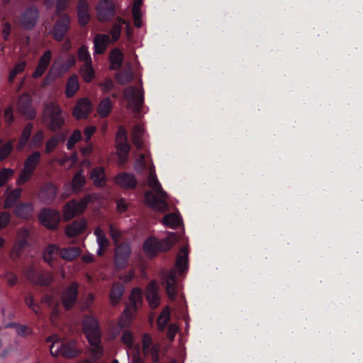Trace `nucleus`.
<instances>
[{
  "instance_id": "obj_31",
  "label": "nucleus",
  "mask_w": 363,
  "mask_h": 363,
  "mask_svg": "<svg viewBox=\"0 0 363 363\" xmlns=\"http://www.w3.org/2000/svg\"><path fill=\"white\" fill-rule=\"evenodd\" d=\"M81 253V250L77 247L60 248V257L67 261H72L77 258Z\"/></svg>"
},
{
  "instance_id": "obj_35",
  "label": "nucleus",
  "mask_w": 363,
  "mask_h": 363,
  "mask_svg": "<svg viewBox=\"0 0 363 363\" xmlns=\"http://www.w3.org/2000/svg\"><path fill=\"white\" fill-rule=\"evenodd\" d=\"M46 342H51L50 352L52 356L57 357L61 354V341L57 335H52L46 337Z\"/></svg>"
},
{
  "instance_id": "obj_58",
  "label": "nucleus",
  "mask_w": 363,
  "mask_h": 363,
  "mask_svg": "<svg viewBox=\"0 0 363 363\" xmlns=\"http://www.w3.org/2000/svg\"><path fill=\"white\" fill-rule=\"evenodd\" d=\"M11 214L8 211L0 213V230L7 227L11 222Z\"/></svg>"
},
{
  "instance_id": "obj_38",
  "label": "nucleus",
  "mask_w": 363,
  "mask_h": 363,
  "mask_svg": "<svg viewBox=\"0 0 363 363\" xmlns=\"http://www.w3.org/2000/svg\"><path fill=\"white\" fill-rule=\"evenodd\" d=\"M65 140L63 133L55 134L52 135L45 144V151L47 154H50L54 151L60 141Z\"/></svg>"
},
{
  "instance_id": "obj_50",
  "label": "nucleus",
  "mask_w": 363,
  "mask_h": 363,
  "mask_svg": "<svg viewBox=\"0 0 363 363\" xmlns=\"http://www.w3.org/2000/svg\"><path fill=\"white\" fill-rule=\"evenodd\" d=\"M115 79L119 84L125 85L131 82L133 74L129 72H120L116 74Z\"/></svg>"
},
{
  "instance_id": "obj_25",
  "label": "nucleus",
  "mask_w": 363,
  "mask_h": 363,
  "mask_svg": "<svg viewBox=\"0 0 363 363\" xmlns=\"http://www.w3.org/2000/svg\"><path fill=\"white\" fill-rule=\"evenodd\" d=\"M60 246L56 244H50L48 245L43 252V257L44 261L51 265L55 260L56 257L60 255Z\"/></svg>"
},
{
  "instance_id": "obj_6",
  "label": "nucleus",
  "mask_w": 363,
  "mask_h": 363,
  "mask_svg": "<svg viewBox=\"0 0 363 363\" xmlns=\"http://www.w3.org/2000/svg\"><path fill=\"white\" fill-rule=\"evenodd\" d=\"M39 18L40 12L38 9L34 5H30L21 13L19 23L23 29L31 30L37 25Z\"/></svg>"
},
{
  "instance_id": "obj_45",
  "label": "nucleus",
  "mask_w": 363,
  "mask_h": 363,
  "mask_svg": "<svg viewBox=\"0 0 363 363\" xmlns=\"http://www.w3.org/2000/svg\"><path fill=\"white\" fill-rule=\"evenodd\" d=\"M110 61L113 65H116L118 68H121L123 62V54L119 49H113L111 52Z\"/></svg>"
},
{
  "instance_id": "obj_17",
  "label": "nucleus",
  "mask_w": 363,
  "mask_h": 363,
  "mask_svg": "<svg viewBox=\"0 0 363 363\" xmlns=\"http://www.w3.org/2000/svg\"><path fill=\"white\" fill-rule=\"evenodd\" d=\"M52 58V52L51 50H48L44 52L43 55L40 57L38 64L35 71L33 73V77L38 79L43 75L49 67Z\"/></svg>"
},
{
  "instance_id": "obj_57",
  "label": "nucleus",
  "mask_w": 363,
  "mask_h": 363,
  "mask_svg": "<svg viewBox=\"0 0 363 363\" xmlns=\"http://www.w3.org/2000/svg\"><path fill=\"white\" fill-rule=\"evenodd\" d=\"M122 342L128 347H132L133 345V335L131 331L125 330L121 337Z\"/></svg>"
},
{
  "instance_id": "obj_21",
  "label": "nucleus",
  "mask_w": 363,
  "mask_h": 363,
  "mask_svg": "<svg viewBox=\"0 0 363 363\" xmlns=\"http://www.w3.org/2000/svg\"><path fill=\"white\" fill-rule=\"evenodd\" d=\"M33 205L28 202L18 203L13 211V213L20 218L28 219L32 217Z\"/></svg>"
},
{
  "instance_id": "obj_53",
  "label": "nucleus",
  "mask_w": 363,
  "mask_h": 363,
  "mask_svg": "<svg viewBox=\"0 0 363 363\" xmlns=\"http://www.w3.org/2000/svg\"><path fill=\"white\" fill-rule=\"evenodd\" d=\"M4 119L8 126H11L14 122L13 108L9 106L4 111Z\"/></svg>"
},
{
  "instance_id": "obj_5",
  "label": "nucleus",
  "mask_w": 363,
  "mask_h": 363,
  "mask_svg": "<svg viewBox=\"0 0 363 363\" xmlns=\"http://www.w3.org/2000/svg\"><path fill=\"white\" fill-rule=\"evenodd\" d=\"M83 328L91 345L99 347V325L97 320L91 315L85 316L83 320Z\"/></svg>"
},
{
  "instance_id": "obj_37",
  "label": "nucleus",
  "mask_w": 363,
  "mask_h": 363,
  "mask_svg": "<svg viewBox=\"0 0 363 363\" xmlns=\"http://www.w3.org/2000/svg\"><path fill=\"white\" fill-rule=\"evenodd\" d=\"M171 318L170 311L169 307L164 308L157 320V324L159 330L164 331Z\"/></svg>"
},
{
  "instance_id": "obj_52",
  "label": "nucleus",
  "mask_w": 363,
  "mask_h": 363,
  "mask_svg": "<svg viewBox=\"0 0 363 363\" xmlns=\"http://www.w3.org/2000/svg\"><path fill=\"white\" fill-rule=\"evenodd\" d=\"M14 170L10 168H2L0 171V187L6 185L9 179L13 176Z\"/></svg>"
},
{
  "instance_id": "obj_13",
  "label": "nucleus",
  "mask_w": 363,
  "mask_h": 363,
  "mask_svg": "<svg viewBox=\"0 0 363 363\" xmlns=\"http://www.w3.org/2000/svg\"><path fill=\"white\" fill-rule=\"evenodd\" d=\"M131 249L128 244L121 243L117 245L114 255V263L118 269L125 268L128 263Z\"/></svg>"
},
{
  "instance_id": "obj_12",
  "label": "nucleus",
  "mask_w": 363,
  "mask_h": 363,
  "mask_svg": "<svg viewBox=\"0 0 363 363\" xmlns=\"http://www.w3.org/2000/svg\"><path fill=\"white\" fill-rule=\"evenodd\" d=\"M79 293V284L77 282L71 283L64 289L61 295L63 306L66 310H70L76 303Z\"/></svg>"
},
{
  "instance_id": "obj_59",
  "label": "nucleus",
  "mask_w": 363,
  "mask_h": 363,
  "mask_svg": "<svg viewBox=\"0 0 363 363\" xmlns=\"http://www.w3.org/2000/svg\"><path fill=\"white\" fill-rule=\"evenodd\" d=\"M16 333L21 337H26L33 333V329L26 325L19 324Z\"/></svg>"
},
{
  "instance_id": "obj_20",
  "label": "nucleus",
  "mask_w": 363,
  "mask_h": 363,
  "mask_svg": "<svg viewBox=\"0 0 363 363\" xmlns=\"http://www.w3.org/2000/svg\"><path fill=\"white\" fill-rule=\"evenodd\" d=\"M86 228V220L84 218L74 220L65 228V233L69 238H74L79 235Z\"/></svg>"
},
{
  "instance_id": "obj_2",
  "label": "nucleus",
  "mask_w": 363,
  "mask_h": 363,
  "mask_svg": "<svg viewBox=\"0 0 363 363\" xmlns=\"http://www.w3.org/2000/svg\"><path fill=\"white\" fill-rule=\"evenodd\" d=\"M189 251L186 247L181 249L177 255L175 262V268L167 272L163 276L165 291L169 299L174 301L177 296V270L182 274L188 270Z\"/></svg>"
},
{
  "instance_id": "obj_33",
  "label": "nucleus",
  "mask_w": 363,
  "mask_h": 363,
  "mask_svg": "<svg viewBox=\"0 0 363 363\" xmlns=\"http://www.w3.org/2000/svg\"><path fill=\"white\" fill-rule=\"evenodd\" d=\"M124 293V286L120 283H114L111 289L109 298L113 305L117 304Z\"/></svg>"
},
{
  "instance_id": "obj_15",
  "label": "nucleus",
  "mask_w": 363,
  "mask_h": 363,
  "mask_svg": "<svg viewBox=\"0 0 363 363\" xmlns=\"http://www.w3.org/2000/svg\"><path fill=\"white\" fill-rule=\"evenodd\" d=\"M92 108V104L88 98L80 99L73 108V116L77 120L86 119L91 113Z\"/></svg>"
},
{
  "instance_id": "obj_55",
  "label": "nucleus",
  "mask_w": 363,
  "mask_h": 363,
  "mask_svg": "<svg viewBox=\"0 0 363 363\" xmlns=\"http://www.w3.org/2000/svg\"><path fill=\"white\" fill-rule=\"evenodd\" d=\"M42 303L48 307H53V310H57L59 303L55 302V297L52 294H45L42 297Z\"/></svg>"
},
{
  "instance_id": "obj_63",
  "label": "nucleus",
  "mask_w": 363,
  "mask_h": 363,
  "mask_svg": "<svg viewBox=\"0 0 363 363\" xmlns=\"http://www.w3.org/2000/svg\"><path fill=\"white\" fill-rule=\"evenodd\" d=\"M132 321L133 320L130 318H127L121 315L118 321V325L121 329L126 328L130 325Z\"/></svg>"
},
{
  "instance_id": "obj_27",
  "label": "nucleus",
  "mask_w": 363,
  "mask_h": 363,
  "mask_svg": "<svg viewBox=\"0 0 363 363\" xmlns=\"http://www.w3.org/2000/svg\"><path fill=\"white\" fill-rule=\"evenodd\" d=\"M33 128V124L32 123H27L24 126L22 133L20 135L18 143L17 145V149L22 150L27 145Z\"/></svg>"
},
{
  "instance_id": "obj_60",
  "label": "nucleus",
  "mask_w": 363,
  "mask_h": 363,
  "mask_svg": "<svg viewBox=\"0 0 363 363\" xmlns=\"http://www.w3.org/2000/svg\"><path fill=\"white\" fill-rule=\"evenodd\" d=\"M12 30V26L9 22H5L3 23V28L1 30L3 39L5 41L9 40V36Z\"/></svg>"
},
{
  "instance_id": "obj_30",
  "label": "nucleus",
  "mask_w": 363,
  "mask_h": 363,
  "mask_svg": "<svg viewBox=\"0 0 363 363\" xmlns=\"http://www.w3.org/2000/svg\"><path fill=\"white\" fill-rule=\"evenodd\" d=\"M79 89L78 77L72 74L68 79L66 84L65 95L67 98H72Z\"/></svg>"
},
{
  "instance_id": "obj_41",
  "label": "nucleus",
  "mask_w": 363,
  "mask_h": 363,
  "mask_svg": "<svg viewBox=\"0 0 363 363\" xmlns=\"http://www.w3.org/2000/svg\"><path fill=\"white\" fill-rule=\"evenodd\" d=\"M26 65H27V62L25 60L16 62L13 68L10 71V73H9V75L8 77L9 82L11 84L13 83L14 82L16 76L18 74L22 73L25 70Z\"/></svg>"
},
{
  "instance_id": "obj_49",
  "label": "nucleus",
  "mask_w": 363,
  "mask_h": 363,
  "mask_svg": "<svg viewBox=\"0 0 363 363\" xmlns=\"http://www.w3.org/2000/svg\"><path fill=\"white\" fill-rule=\"evenodd\" d=\"M142 298V291L138 288H134L130 295V304L133 309H137V303Z\"/></svg>"
},
{
  "instance_id": "obj_11",
  "label": "nucleus",
  "mask_w": 363,
  "mask_h": 363,
  "mask_svg": "<svg viewBox=\"0 0 363 363\" xmlns=\"http://www.w3.org/2000/svg\"><path fill=\"white\" fill-rule=\"evenodd\" d=\"M38 218L45 227L50 230H55L58 227L61 217L58 211L44 208L40 211Z\"/></svg>"
},
{
  "instance_id": "obj_8",
  "label": "nucleus",
  "mask_w": 363,
  "mask_h": 363,
  "mask_svg": "<svg viewBox=\"0 0 363 363\" xmlns=\"http://www.w3.org/2000/svg\"><path fill=\"white\" fill-rule=\"evenodd\" d=\"M123 96L134 112H140L144 103L143 91H140L135 86H130L123 90Z\"/></svg>"
},
{
  "instance_id": "obj_14",
  "label": "nucleus",
  "mask_w": 363,
  "mask_h": 363,
  "mask_svg": "<svg viewBox=\"0 0 363 363\" xmlns=\"http://www.w3.org/2000/svg\"><path fill=\"white\" fill-rule=\"evenodd\" d=\"M17 108L18 111L27 119L35 118L36 112L32 106V99L28 94H23L19 96Z\"/></svg>"
},
{
  "instance_id": "obj_23",
  "label": "nucleus",
  "mask_w": 363,
  "mask_h": 363,
  "mask_svg": "<svg viewBox=\"0 0 363 363\" xmlns=\"http://www.w3.org/2000/svg\"><path fill=\"white\" fill-rule=\"evenodd\" d=\"M79 351L76 347L74 340L61 342V355L66 358L72 359L78 356Z\"/></svg>"
},
{
  "instance_id": "obj_56",
  "label": "nucleus",
  "mask_w": 363,
  "mask_h": 363,
  "mask_svg": "<svg viewBox=\"0 0 363 363\" xmlns=\"http://www.w3.org/2000/svg\"><path fill=\"white\" fill-rule=\"evenodd\" d=\"M24 301L28 308H30L35 314L38 313L39 305L35 303L33 297L30 293L25 296Z\"/></svg>"
},
{
  "instance_id": "obj_62",
  "label": "nucleus",
  "mask_w": 363,
  "mask_h": 363,
  "mask_svg": "<svg viewBox=\"0 0 363 363\" xmlns=\"http://www.w3.org/2000/svg\"><path fill=\"white\" fill-rule=\"evenodd\" d=\"M117 149L121 152L128 155L130 150V146L128 140L117 142Z\"/></svg>"
},
{
  "instance_id": "obj_64",
  "label": "nucleus",
  "mask_w": 363,
  "mask_h": 363,
  "mask_svg": "<svg viewBox=\"0 0 363 363\" xmlns=\"http://www.w3.org/2000/svg\"><path fill=\"white\" fill-rule=\"evenodd\" d=\"M52 281V278L50 275H41L38 279V283L43 286H49Z\"/></svg>"
},
{
  "instance_id": "obj_32",
  "label": "nucleus",
  "mask_w": 363,
  "mask_h": 363,
  "mask_svg": "<svg viewBox=\"0 0 363 363\" xmlns=\"http://www.w3.org/2000/svg\"><path fill=\"white\" fill-rule=\"evenodd\" d=\"M30 237V232L26 228H21L17 234V240L15 242L14 247L18 250H22L27 245Z\"/></svg>"
},
{
  "instance_id": "obj_9",
  "label": "nucleus",
  "mask_w": 363,
  "mask_h": 363,
  "mask_svg": "<svg viewBox=\"0 0 363 363\" xmlns=\"http://www.w3.org/2000/svg\"><path fill=\"white\" fill-rule=\"evenodd\" d=\"M45 111L49 119L48 127L50 130L55 132L61 129L65 123L61 108L51 104L46 106Z\"/></svg>"
},
{
  "instance_id": "obj_18",
  "label": "nucleus",
  "mask_w": 363,
  "mask_h": 363,
  "mask_svg": "<svg viewBox=\"0 0 363 363\" xmlns=\"http://www.w3.org/2000/svg\"><path fill=\"white\" fill-rule=\"evenodd\" d=\"M159 287L155 281L152 280L146 286L145 296L152 308H156L160 304V296L158 295Z\"/></svg>"
},
{
  "instance_id": "obj_1",
  "label": "nucleus",
  "mask_w": 363,
  "mask_h": 363,
  "mask_svg": "<svg viewBox=\"0 0 363 363\" xmlns=\"http://www.w3.org/2000/svg\"><path fill=\"white\" fill-rule=\"evenodd\" d=\"M147 183L155 194L151 191H145L144 194L145 203L155 211H167L168 210V204L166 201L167 193L162 189L155 171H150Z\"/></svg>"
},
{
  "instance_id": "obj_48",
  "label": "nucleus",
  "mask_w": 363,
  "mask_h": 363,
  "mask_svg": "<svg viewBox=\"0 0 363 363\" xmlns=\"http://www.w3.org/2000/svg\"><path fill=\"white\" fill-rule=\"evenodd\" d=\"M45 136V133L43 130H38L32 137L30 145L33 146L35 147H40L42 145L43 139Z\"/></svg>"
},
{
  "instance_id": "obj_44",
  "label": "nucleus",
  "mask_w": 363,
  "mask_h": 363,
  "mask_svg": "<svg viewBox=\"0 0 363 363\" xmlns=\"http://www.w3.org/2000/svg\"><path fill=\"white\" fill-rule=\"evenodd\" d=\"M34 172L30 171V169L23 167L22 169L20 171L19 176L16 179V184L18 186H23L26 183L28 182Z\"/></svg>"
},
{
  "instance_id": "obj_19",
  "label": "nucleus",
  "mask_w": 363,
  "mask_h": 363,
  "mask_svg": "<svg viewBox=\"0 0 363 363\" xmlns=\"http://www.w3.org/2000/svg\"><path fill=\"white\" fill-rule=\"evenodd\" d=\"M78 22L82 27L86 26L90 21L89 5L86 0H79L77 5Z\"/></svg>"
},
{
  "instance_id": "obj_43",
  "label": "nucleus",
  "mask_w": 363,
  "mask_h": 363,
  "mask_svg": "<svg viewBox=\"0 0 363 363\" xmlns=\"http://www.w3.org/2000/svg\"><path fill=\"white\" fill-rule=\"evenodd\" d=\"M81 74L86 82H90L95 77V72L91 64H84L81 67Z\"/></svg>"
},
{
  "instance_id": "obj_39",
  "label": "nucleus",
  "mask_w": 363,
  "mask_h": 363,
  "mask_svg": "<svg viewBox=\"0 0 363 363\" xmlns=\"http://www.w3.org/2000/svg\"><path fill=\"white\" fill-rule=\"evenodd\" d=\"M162 222L164 225L175 229L181 224V218L174 213H169L164 216Z\"/></svg>"
},
{
  "instance_id": "obj_4",
  "label": "nucleus",
  "mask_w": 363,
  "mask_h": 363,
  "mask_svg": "<svg viewBox=\"0 0 363 363\" xmlns=\"http://www.w3.org/2000/svg\"><path fill=\"white\" fill-rule=\"evenodd\" d=\"M94 196L90 194H86L79 201L72 199L68 201L64 207V217L66 220H70L77 215L82 214L88 204L91 202Z\"/></svg>"
},
{
  "instance_id": "obj_54",
  "label": "nucleus",
  "mask_w": 363,
  "mask_h": 363,
  "mask_svg": "<svg viewBox=\"0 0 363 363\" xmlns=\"http://www.w3.org/2000/svg\"><path fill=\"white\" fill-rule=\"evenodd\" d=\"M133 167L138 173H142L145 169L146 163L145 160V155L143 154H141L135 161Z\"/></svg>"
},
{
  "instance_id": "obj_3",
  "label": "nucleus",
  "mask_w": 363,
  "mask_h": 363,
  "mask_svg": "<svg viewBox=\"0 0 363 363\" xmlns=\"http://www.w3.org/2000/svg\"><path fill=\"white\" fill-rule=\"evenodd\" d=\"M173 237H174V234L162 240L153 237L148 238L143 244L144 252L148 257L153 258L159 252L169 250L174 244Z\"/></svg>"
},
{
  "instance_id": "obj_36",
  "label": "nucleus",
  "mask_w": 363,
  "mask_h": 363,
  "mask_svg": "<svg viewBox=\"0 0 363 363\" xmlns=\"http://www.w3.org/2000/svg\"><path fill=\"white\" fill-rule=\"evenodd\" d=\"M21 193L22 189L21 188H16L9 193L4 201V208H12L17 202V201L21 198Z\"/></svg>"
},
{
  "instance_id": "obj_34",
  "label": "nucleus",
  "mask_w": 363,
  "mask_h": 363,
  "mask_svg": "<svg viewBox=\"0 0 363 363\" xmlns=\"http://www.w3.org/2000/svg\"><path fill=\"white\" fill-rule=\"evenodd\" d=\"M113 108L111 100L109 97L104 98L97 108V113L101 118H106L110 114Z\"/></svg>"
},
{
  "instance_id": "obj_24",
  "label": "nucleus",
  "mask_w": 363,
  "mask_h": 363,
  "mask_svg": "<svg viewBox=\"0 0 363 363\" xmlns=\"http://www.w3.org/2000/svg\"><path fill=\"white\" fill-rule=\"evenodd\" d=\"M40 194L43 201L50 203L57 196V188L52 183H47L41 187Z\"/></svg>"
},
{
  "instance_id": "obj_51",
  "label": "nucleus",
  "mask_w": 363,
  "mask_h": 363,
  "mask_svg": "<svg viewBox=\"0 0 363 363\" xmlns=\"http://www.w3.org/2000/svg\"><path fill=\"white\" fill-rule=\"evenodd\" d=\"M71 0H56L55 4V15L65 14L70 4Z\"/></svg>"
},
{
  "instance_id": "obj_28",
  "label": "nucleus",
  "mask_w": 363,
  "mask_h": 363,
  "mask_svg": "<svg viewBox=\"0 0 363 363\" xmlns=\"http://www.w3.org/2000/svg\"><path fill=\"white\" fill-rule=\"evenodd\" d=\"M126 23L127 21L121 16H117L116 18V21L112 25L109 31L113 42H116L119 40L121 35L122 26Z\"/></svg>"
},
{
  "instance_id": "obj_40",
  "label": "nucleus",
  "mask_w": 363,
  "mask_h": 363,
  "mask_svg": "<svg viewBox=\"0 0 363 363\" xmlns=\"http://www.w3.org/2000/svg\"><path fill=\"white\" fill-rule=\"evenodd\" d=\"M86 184V179L81 172H77L72 180V189L74 192L77 193L82 189Z\"/></svg>"
},
{
  "instance_id": "obj_29",
  "label": "nucleus",
  "mask_w": 363,
  "mask_h": 363,
  "mask_svg": "<svg viewBox=\"0 0 363 363\" xmlns=\"http://www.w3.org/2000/svg\"><path fill=\"white\" fill-rule=\"evenodd\" d=\"M40 152L35 151L27 157L23 163V167L35 172V169L40 162Z\"/></svg>"
},
{
  "instance_id": "obj_7",
  "label": "nucleus",
  "mask_w": 363,
  "mask_h": 363,
  "mask_svg": "<svg viewBox=\"0 0 363 363\" xmlns=\"http://www.w3.org/2000/svg\"><path fill=\"white\" fill-rule=\"evenodd\" d=\"M57 17L52 31L53 38L60 42L63 40L71 27V18L68 13L56 15Z\"/></svg>"
},
{
  "instance_id": "obj_47",
  "label": "nucleus",
  "mask_w": 363,
  "mask_h": 363,
  "mask_svg": "<svg viewBox=\"0 0 363 363\" xmlns=\"http://www.w3.org/2000/svg\"><path fill=\"white\" fill-rule=\"evenodd\" d=\"M82 138V133L79 130L77 129L74 130V132L72 133L70 137L68 139L67 143V148L69 150H72L75 144L80 141Z\"/></svg>"
},
{
  "instance_id": "obj_22",
  "label": "nucleus",
  "mask_w": 363,
  "mask_h": 363,
  "mask_svg": "<svg viewBox=\"0 0 363 363\" xmlns=\"http://www.w3.org/2000/svg\"><path fill=\"white\" fill-rule=\"evenodd\" d=\"M111 42L110 36L107 34H96L94 39V53L101 55L106 50Z\"/></svg>"
},
{
  "instance_id": "obj_61",
  "label": "nucleus",
  "mask_w": 363,
  "mask_h": 363,
  "mask_svg": "<svg viewBox=\"0 0 363 363\" xmlns=\"http://www.w3.org/2000/svg\"><path fill=\"white\" fill-rule=\"evenodd\" d=\"M143 349L149 350L152 345V339L149 333H144L142 337Z\"/></svg>"
},
{
  "instance_id": "obj_42",
  "label": "nucleus",
  "mask_w": 363,
  "mask_h": 363,
  "mask_svg": "<svg viewBox=\"0 0 363 363\" xmlns=\"http://www.w3.org/2000/svg\"><path fill=\"white\" fill-rule=\"evenodd\" d=\"M94 235L96 237V242L100 247H108L110 242L108 240L104 230L98 227L94 231Z\"/></svg>"
},
{
  "instance_id": "obj_26",
  "label": "nucleus",
  "mask_w": 363,
  "mask_h": 363,
  "mask_svg": "<svg viewBox=\"0 0 363 363\" xmlns=\"http://www.w3.org/2000/svg\"><path fill=\"white\" fill-rule=\"evenodd\" d=\"M90 178L96 186L101 187L105 185V169L103 167H96L92 169L90 173Z\"/></svg>"
},
{
  "instance_id": "obj_16",
  "label": "nucleus",
  "mask_w": 363,
  "mask_h": 363,
  "mask_svg": "<svg viewBox=\"0 0 363 363\" xmlns=\"http://www.w3.org/2000/svg\"><path fill=\"white\" fill-rule=\"evenodd\" d=\"M115 183L123 189H135L138 186L135 176L129 172H121L114 178Z\"/></svg>"
},
{
  "instance_id": "obj_46",
  "label": "nucleus",
  "mask_w": 363,
  "mask_h": 363,
  "mask_svg": "<svg viewBox=\"0 0 363 363\" xmlns=\"http://www.w3.org/2000/svg\"><path fill=\"white\" fill-rule=\"evenodd\" d=\"M77 55L79 60L84 62V64L92 63L90 53L88 50V48L86 45H83L79 48Z\"/></svg>"
},
{
  "instance_id": "obj_10",
  "label": "nucleus",
  "mask_w": 363,
  "mask_h": 363,
  "mask_svg": "<svg viewBox=\"0 0 363 363\" xmlns=\"http://www.w3.org/2000/svg\"><path fill=\"white\" fill-rule=\"evenodd\" d=\"M96 10L98 20L101 23L112 21L116 14V6L113 0H100Z\"/></svg>"
}]
</instances>
